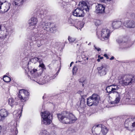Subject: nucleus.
Returning a JSON list of instances; mask_svg holds the SVG:
<instances>
[{"label": "nucleus", "mask_w": 135, "mask_h": 135, "mask_svg": "<svg viewBox=\"0 0 135 135\" xmlns=\"http://www.w3.org/2000/svg\"><path fill=\"white\" fill-rule=\"evenodd\" d=\"M41 115L42 118L49 119L50 120H52V115L49 112L47 111H45L42 112Z\"/></svg>", "instance_id": "obj_19"}, {"label": "nucleus", "mask_w": 135, "mask_h": 135, "mask_svg": "<svg viewBox=\"0 0 135 135\" xmlns=\"http://www.w3.org/2000/svg\"><path fill=\"white\" fill-rule=\"evenodd\" d=\"M3 119L2 118V117H1V116L0 115V121H1Z\"/></svg>", "instance_id": "obj_56"}, {"label": "nucleus", "mask_w": 135, "mask_h": 135, "mask_svg": "<svg viewBox=\"0 0 135 135\" xmlns=\"http://www.w3.org/2000/svg\"><path fill=\"white\" fill-rule=\"evenodd\" d=\"M29 94L27 91L23 89H20L18 93V96L17 97L18 98L19 102H25L28 99Z\"/></svg>", "instance_id": "obj_7"}, {"label": "nucleus", "mask_w": 135, "mask_h": 135, "mask_svg": "<svg viewBox=\"0 0 135 135\" xmlns=\"http://www.w3.org/2000/svg\"><path fill=\"white\" fill-rule=\"evenodd\" d=\"M124 25L127 28H133L135 27V22L133 20L127 21L124 22Z\"/></svg>", "instance_id": "obj_16"}, {"label": "nucleus", "mask_w": 135, "mask_h": 135, "mask_svg": "<svg viewBox=\"0 0 135 135\" xmlns=\"http://www.w3.org/2000/svg\"><path fill=\"white\" fill-rule=\"evenodd\" d=\"M78 108L80 109H84L86 106L85 100L84 98H81L77 103Z\"/></svg>", "instance_id": "obj_17"}, {"label": "nucleus", "mask_w": 135, "mask_h": 135, "mask_svg": "<svg viewBox=\"0 0 135 135\" xmlns=\"http://www.w3.org/2000/svg\"><path fill=\"white\" fill-rule=\"evenodd\" d=\"M4 32L2 31L1 33L0 34V38H5L6 36V34L4 33Z\"/></svg>", "instance_id": "obj_43"}, {"label": "nucleus", "mask_w": 135, "mask_h": 135, "mask_svg": "<svg viewBox=\"0 0 135 135\" xmlns=\"http://www.w3.org/2000/svg\"><path fill=\"white\" fill-rule=\"evenodd\" d=\"M98 58H99L100 59H103V57H101L100 55H99L98 56Z\"/></svg>", "instance_id": "obj_53"}, {"label": "nucleus", "mask_w": 135, "mask_h": 135, "mask_svg": "<svg viewBox=\"0 0 135 135\" xmlns=\"http://www.w3.org/2000/svg\"><path fill=\"white\" fill-rule=\"evenodd\" d=\"M11 5V4L9 2H7L4 3L2 6L1 11L3 13L7 12L9 9Z\"/></svg>", "instance_id": "obj_18"}, {"label": "nucleus", "mask_w": 135, "mask_h": 135, "mask_svg": "<svg viewBox=\"0 0 135 135\" xmlns=\"http://www.w3.org/2000/svg\"><path fill=\"white\" fill-rule=\"evenodd\" d=\"M79 7L75 9L73 13V15L77 17H83L84 15V10L86 11H89V6L86 2L82 1L80 2L79 4Z\"/></svg>", "instance_id": "obj_2"}, {"label": "nucleus", "mask_w": 135, "mask_h": 135, "mask_svg": "<svg viewBox=\"0 0 135 135\" xmlns=\"http://www.w3.org/2000/svg\"><path fill=\"white\" fill-rule=\"evenodd\" d=\"M59 120L64 124H70L75 122L77 118L74 115L69 112L64 111L61 114H57Z\"/></svg>", "instance_id": "obj_1"}, {"label": "nucleus", "mask_w": 135, "mask_h": 135, "mask_svg": "<svg viewBox=\"0 0 135 135\" xmlns=\"http://www.w3.org/2000/svg\"><path fill=\"white\" fill-rule=\"evenodd\" d=\"M52 120L49 119L42 118L41 119L42 124L45 125H49L51 122Z\"/></svg>", "instance_id": "obj_27"}, {"label": "nucleus", "mask_w": 135, "mask_h": 135, "mask_svg": "<svg viewBox=\"0 0 135 135\" xmlns=\"http://www.w3.org/2000/svg\"><path fill=\"white\" fill-rule=\"evenodd\" d=\"M8 113L5 109H2L0 110V115L4 119L8 115Z\"/></svg>", "instance_id": "obj_21"}, {"label": "nucleus", "mask_w": 135, "mask_h": 135, "mask_svg": "<svg viewBox=\"0 0 135 135\" xmlns=\"http://www.w3.org/2000/svg\"><path fill=\"white\" fill-rule=\"evenodd\" d=\"M44 40V39H42L41 38H39V40L37 41L36 44L38 47H40L42 45V40Z\"/></svg>", "instance_id": "obj_31"}, {"label": "nucleus", "mask_w": 135, "mask_h": 135, "mask_svg": "<svg viewBox=\"0 0 135 135\" xmlns=\"http://www.w3.org/2000/svg\"><path fill=\"white\" fill-rule=\"evenodd\" d=\"M110 30L108 28L102 29L101 31L98 30L97 32V35L98 38L102 40H107L110 36Z\"/></svg>", "instance_id": "obj_6"}, {"label": "nucleus", "mask_w": 135, "mask_h": 135, "mask_svg": "<svg viewBox=\"0 0 135 135\" xmlns=\"http://www.w3.org/2000/svg\"><path fill=\"white\" fill-rule=\"evenodd\" d=\"M78 93L80 94L81 97V98H83L84 95H83V92L82 91H79L78 92Z\"/></svg>", "instance_id": "obj_47"}, {"label": "nucleus", "mask_w": 135, "mask_h": 135, "mask_svg": "<svg viewBox=\"0 0 135 135\" xmlns=\"http://www.w3.org/2000/svg\"><path fill=\"white\" fill-rule=\"evenodd\" d=\"M104 56L106 57V58L107 59H109V57L107 55V54H104Z\"/></svg>", "instance_id": "obj_52"}, {"label": "nucleus", "mask_w": 135, "mask_h": 135, "mask_svg": "<svg viewBox=\"0 0 135 135\" xmlns=\"http://www.w3.org/2000/svg\"><path fill=\"white\" fill-rule=\"evenodd\" d=\"M3 80L4 81L7 83L9 82L11 80L10 78L8 76L4 75L3 76Z\"/></svg>", "instance_id": "obj_32"}, {"label": "nucleus", "mask_w": 135, "mask_h": 135, "mask_svg": "<svg viewBox=\"0 0 135 135\" xmlns=\"http://www.w3.org/2000/svg\"><path fill=\"white\" fill-rule=\"evenodd\" d=\"M68 40L69 41L70 43H73L75 41L76 38H75L71 37L70 36L68 37Z\"/></svg>", "instance_id": "obj_35"}, {"label": "nucleus", "mask_w": 135, "mask_h": 135, "mask_svg": "<svg viewBox=\"0 0 135 135\" xmlns=\"http://www.w3.org/2000/svg\"><path fill=\"white\" fill-rule=\"evenodd\" d=\"M125 85H130L133 83H135V79L131 75H127L121 78L120 82Z\"/></svg>", "instance_id": "obj_8"}, {"label": "nucleus", "mask_w": 135, "mask_h": 135, "mask_svg": "<svg viewBox=\"0 0 135 135\" xmlns=\"http://www.w3.org/2000/svg\"><path fill=\"white\" fill-rule=\"evenodd\" d=\"M0 2L3 4L4 3H6V1L5 0H0Z\"/></svg>", "instance_id": "obj_49"}, {"label": "nucleus", "mask_w": 135, "mask_h": 135, "mask_svg": "<svg viewBox=\"0 0 135 135\" xmlns=\"http://www.w3.org/2000/svg\"><path fill=\"white\" fill-rule=\"evenodd\" d=\"M105 1H111V0H105Z\"/></svg>", "instance_id": "obj_61"}, {"label": "nucleus", "mask_w": 135, "mask_h": 135, "mask_svg": "<svg viewBox=\"0 0 135 135\" xmlns=\"http://www.w3.org/2000/svg\"><path fill=\"white\" fill-rule=\"evenodd\" d=\"M94 47H95V49L97 50L98 51H99L101 50V49L100 48H97L96 47L95 45L94 46Z\"/></svg>", "instance_id": "obj_51"}, {"label": "nucleus", "mask_w": 135, "mask_h": 135, "mask_svg": "<svg viewBox=\"0 0 135 135\" xmlns=\"http://www.w3.org/2000/svg\"><path fill=\"white\" fill-rule=\"evenodd\" d=\"M100 1L103 2L105 1V0H99Z\"/></svg>", "instance_id": "obj_59"}, {"label": "nucleus", "mask_w": 135, "mask_h": 135, "mask_svg": "<svg viewBox=\"0 0 135 135\" xmlns=\"http://www.w3.org/2000/svg\"><path fill=\"white\" fill-rule=\"evenodd\" d=\"M83 59L85 61V62H84L83 64H85L88 62V58L86 57L85 55H83L82 56Z\"/></svg>", "instance_id": "obj_38"}, {"label": "nucleus", "mask_w": 135, "mask_h": 135, "mask_svg": "<svg viewBox=\"0 0 135 135\" xmlns=\"http://www.w3.org/2000/svg\"><path fill=\"white\" fill-rule=\"evenodd\" d=\"M120 99L119 98H115V100L112 102H111V104H117L118 103L120 100Z\"/></svg>", "instance_id": "obj_39"}, {"label": "nucleus", "mask_w": 135, "mask_h": 135, "mask_svg": "<svg viewBox=\"0 0 135 135\" xmlns=\"http://www.w3.org/2000/svg\"><path fill=\"white\" fill-rule=\"evenodd\" d=\"M122 25V22L120 21H114L112 22L113 28L114 29H117L119 28Z\"/></svg>", "instance_id": "obj_20"}, {"label": "nucleus", "mask_w": 135, "mask_h": 135, "mask_svg": "<svg viewBox=\"0 0 135 135\" xmlns=\"http://www.w3.org/2000/svg\"><path fill=\"white\" fill-rule=\"evenodd\" d=\"M108 67L106 64H102L100 66L98 67L97 69L98 72L100 76H104L106 74Z\"/></svg>", "instance_id": "obj_10"}, {"label": "nucleus", "mask_w": 135, "mask_h": 135, "mask_svg": "<svg viewBox=\"0 0 135 135\" xmlns=\"http://www.w3.org/2000/svg\"><path fill=\"white\" fill-rule=\"evenodd\" d=\"M91 44V42H90L88 44V45H90Z\"/></svg>", "instance_id": "obj_62"}, {"label": "nucleus", "mask_w": 135, "mask_h": 135, "mask_svg": "<svg viewBox=\"0 0 135 135\" xmlns=\"http://www.w3.org/2000/svg\"><path fill=\"white\" fill-rule=\"evenodd\" d=\"M24 0H14L13 3V5L19 6L22 4Z\"/></svg>", "instance_id": "obj_26"}, {"label": "nucleus", "mask_w": 135, "mask_h": 135, "mask_svg": "<svg viewBox=\"0 0 135 135\" xmlns=\"http://www.w3.org/2000/svg\"><path fill=\"white\" fill-rule=\"evenodd\" d=\"M1 25H0V30H1Z\"/></svg>", "instance_id": "obj_63"}, {"label": "nucleus", "mask_w": 135, "mask_h": 135, "mask_svg": "<svg viewBox=\"0 0 135 135\" xmlns=\"http://www.w3.org/2000/svg\"><path fill=\"white\" fill-rule=\"evenodd\" d=\"M40 135H50L49 133L46 130H44L42 131Z\"/></svg>", "instance_id": "obj_36"}, {"label": "nucleus", "mask_w": 135, "mask_h": 135, "mask_svg": "<svg viewBox=\"0 0 135 135\" xmlns=\"http://www.w3.org/2000/svg\"><path fill=\"white\" fill-rule=\"evenodd\" d=\"M38 20L37 18L35 17H32L28 21V23L29 24V28L31 29L34 28Z\"/></svg>", "instance_id": "obj_14"}, {"label": "nucleus", "mask_w": 135, "mask_h": 135, "mask_svg": "<svg viewBox=\"0 0 135 135\" xmlns=\"http://www.w3.org/2000/svg\"><path fill=\"white\" fill-rule=\"evenodd\" d=\"M130 119L131 120V127L133 128V127H135V118H130Z\"/></svg>", "instance_id": "obj_34"}, {"label": "nucleus", "mask_w": 135, "mask_h": 135, "mask_svg": "<svg viewBox=\"0 0 135 135\" xmlns=\"http://www.w3.org/2000/svg\"><path fill=\"white\" fill-rule=\"evenodd\" d=\"M114 58V57L113 56H112L110 58V59L111 60H112Z\"/></svg>", "instance_id": "obj_55"}, {"label": "nucleus", "mask_w": 135, "mask_h": 135, "mask_svg": "<svg viewBox=\"0 0 135 135\" xmlns=\"http://www.w3.org/2000/svg\"><path fill=\"white\" fill-rule=\"evenodd\" d=\"M114 90H115L113 88L112 85L108 86L107 87L105 90L107 91V93H109V94L113 93H114Z\"/></svg>", "instance_id": "obj_24"}, {"label": "nucleus", "mask_w": 135, "mask_h": 135, "mask_svg": "<svg viewBox=\"0 0 135 135\" xmlns=\"http://www.w3.org/2000/svg\"><path fill=\"white\" fill-rule=\"evenodd\" d=\"M39 67H41L42 68V69L43 70V69H46V68L45 67V66L44 64L43 63L42 64H40L39 66ZM41 69H40V73L41 72Z\"/></svg>", "instance_id": "obj_44"}, {"label": "nucleus", "mask_w": 135, "mask_h": 135, "mask_svg": "<svg viewBox=\"0 0 135 135\" xmlns=\"http://www.w3.org/2000/svg\"><path fill=\"white\" fill-rule=\"evenodd\" d=\"M39 62L40 64H42L43 63L42 60L41 59H39V60L37 61Z\"/></svg>", "instance_id": "obj_50"}, {"label": "nucleus", "mask_w": 135, "mask_h": 135, "mask_svg": "<svg viewBox=\"0 0 135 135\" xmlns=\"http://www.w3.org/2000/svg\"><path fill=\"white\" fill-rule=\"evenodd\" d=\"M3 4L0 2V12L1 11V10L2 9V5Z\"/></svg>", "instance_id": "obj_54"}, {"label": "nucleus", "mask_w": 135, "mask_h": 135, "mask_svg": "<svg viewBox=\"0 0 135 135\" xmlns=\"http://www.w3.org/2000/svg\"><path fill=\"white\" fill-rule=\"evenodd\" d=\"M113 88L114 89H115V90H114L113 92L114 93H115L116 92H118L117 91L118 90V89H119V88L118 87V86L117 85H112Z\"/></svg>", "instance_id": "obj_37"}, {"label": "nucleus", "mask_w": 135, "mask_h": 135, "mask_svg": "<svg viewBox=\"0 0 135 135\" xmlns=\"http://www.w3.org/2000/svg\"><path fill=\"white\" fill-rule=\"evenodd\" d=\"M131 16L133 19L135 18V13H132L131 14Z\"/></svg>", "instance_id": "obj_48"}, {"label": "nucleus", "mask_w": 135, "mask_h": 135, "mask_svg": "<svg viewBox=\"0 0 135 135\" xmlns=\"http://www.w3.org/2000/svg\"><path fill=\"white\" fill-rule=\"evenodd\" d=\"M94 22L96 26H98L101 24V21L100 20H94Z\"/></svg>", "instance_id": "obj_41"}, {"label": "nucleus", "mask_w": 135, "mask_h": 135, "mask_svg": "<svg viewBox=\"0 0 135 135\" xmlns=\"http://www.w3.org/2000/svg\"><path fill=\"white\" fill-rule=\"evenodd\" d=\"M39 38H41L42 39H45L46 37L44 34L42 33H40L37 34L33 32L30 33L28 36V38L31 41H37L39 40Z\"/></svg>", "instance_id": "obj_9"}, {"label": "nucleus", "mask_w": 135, "mask_h": 135, "mask_svg": "<svg viewBox=\"0 0 135 135\" xmlns=\"http://www.w3.org/2000/svg\"><path fill=\"white\" fill-rule=\"evenodd\" d=\"M97 61L98 62H100V59H99V58H98L97 60Z\"/></svg>", "instance_id": "obj_58"}, {"label": "nucleus", "mask_w": 135, "mask_h": 135, "mask_svg": "<svg viewBox=\"0 0 135 135\" xmlns=\"http://www.w3.org/2000/svg\"><path fill=\"white\" fill-rule=\"evenodd\" d=\"M126 101L128 102L129 104H130L135 105V98L131 99L127 98L126 99Z\"/></svg>", "instance_id": "obj_29"}, {"label": "nucleus", "mask_w": 135, "mask_h": 135, "mask_svg": "<svg viewBox=\"0 0 135 135\" xmlns=\"http://www.w3.org/2000/svg\"><path fill=\"white\" fill-rule=\"evenodd\" d=\"M57 74H58V73H57V74H56V76H55V77H56V76H57Z\"/></svg>", "instance_id": "obj_64"}, {"label": "nucleus", "mask_w": 135, "mask_h": 135, "mask_svg": "<svg viewBox=\"0 0 135 135\" xmlns=\"http://www.w3.org/2000/svg\"><path fill=\"white\" fill-rule=\"evenodd\" d=\"M70 132L69 133H75L76 132L75 130L74 129L71 128L70 130Z\"/></svg>", "instance_id": "obj_46"}, {"label": "nucleus", "mask_w": 135, "mask_h": 135, "mask_svg": "<svg viewBox=\"0 0 135 135\" xmlns=\"http://www.w3.org/2000/svg\"><path fill=\"white\" fill-rule=\"evenodd\" d=\"M19 102L18 98H17V97H15V99L11 98H9L8 100V104L11 107H12L14 105H17Z\"/></svg>", "instance_id": "obj_15"}, {"label": "nucleus", "mask_w": 135, "mask_h": 135, "mask_svg": "<svg viewBox=\"0 0 135 135\" xmlns=\"http://www.w3.org/2000/svg\"><path fill=\"white\" fill-rule=\"evenodd\" d=\"M59 70H60V69H59V70H58V71H57V73H59Z\"/></svg>", "instance_id": "obj_60"}, {"label": "nucleus", "mask_w": 135, "mask_h": 135, "mask_svg": "<svg viewBox=\"0 0 135 135\" xmlns=\"http://www.w3.org/2000/svg\"><path fill=\"white\" fill-rule=\"evenodd\" d=\"M40 26L41 28L47 32L51 33H55L56 32V27L55 25L53 23L42 21L40 23Z\"/></svg>", "instance_id": "obj_5"}, {"label": "nucleus", "mask_w": 135, "mask_h": 135, "mask_svg": "<svg viewBox=\"0 0 135 135\" xmlns=\"http://www.w3.org/2000/svg\"><path fill=\"white\" fill-rule=\"evenodd\" d=\"M41 72L40 73V75H38L37 77L34 76V79H32L33 81L37 82L40 85H43V84L47 83L50 81L51 79H54L55 77L54 76H50L49 75H47L45 76L43 79H41V75L43 72V70L41 69Z\"/></svg>", "instance_id": "obj_4"}, {"label": "nucleus", "mask_w": 135, "mask_h": 135, "mask_svg": "<svg viewBox=\"0 0 135 135\" xmlns=\"http://www.w3.org/2000/svg\"><path fill=\"white\" fill-rule=\"evenodd\" d=\"M131 119L130 118L126 119L124 122V126L126 129L129 131L132 132L134 129L131 127Z\"/></svg>", "instance_id": "obj_12"}, {"label": "nucleus", "mask_w": 135, "mask_h": 135, "mask_svg": "<svg viewBox=\"0 0 135 135\" xmlns=\"http://www.w3.org/2000/svg\"><path fill=\"white\" fill-rule=\"evenodd\" d=\"M22 111V109L21 110H19L18 111V112H16V111H15L13 112V113H15L16 112H17L16 113V116L17 117V118H18V117L19 118L21 116Z\"/></svg>", "instance_id": "obj_33"}, {"label": "nucleus", "mask_w": 135, "mask_h": 135, "mask_svg": "<svg viewBox=\"0 0 135 135\" xmlns=\"http://www.w3.org/2000/svg\"><path fill=\"white\" fill-rule=\"evenodd\" d=\"M74 63V62H72L71 63H70V66L71 67V65L72 64H73Z\"/></svg>", "instance_id": "obj_57"}, {"label": "nucleus", "mask_w": 135, "mask_h": 135, "mask_svg": "<svg viewBox=\"0 0 135 135\" xmlns=\"http://www.w3.org/2000/svg\"><path fill=\"white\" fill-rule=\"evenodd\" d=\"M105 7L103 5L98 4L95 6V12L97 13H102L104 12Z\"/></svg>", "instance_id": "obj_13"}, {"label": "nucleus", "mask_w": 135, "mask_h": 135, "mask_svg": "<svg viewBox=\"0 0 135 135\" xmlns=\"http://www.w3.org/2000/svg\"><path fill=\"white\" fill-rule=\"evenodd\" d=\"M125 39L124 38L123 40H118L117 42L119 44L120 47L119 49L120 50L126 48H128L131 46V44L129 45V42L126 43L125 40Z\"/></svg>", "instance_id": "obj_11"}, {"label": "nucleus", "mask_w": 135, "mask_h": 135, "mask_svg": "<svg viewBox=\"0 0 135 135\" xmlns=\"http://www.w3.org/2000/svg\"><path fill=\"white\" fill-rule=\"evenodd\" d=\"M115 95V98H118L119 99H121V94L120 92H116L114 93Z\"/></svg>", "instance_id": "obj_40"}, {"label": "nucleus", "mask_w": 135, "mask_h": 135, "mask_svg": "<svg viewBox=\"0 0 135 135\" xmlns=\"http://www.w3.org/2000/svg\"><path fill=\"white\" fill-rule=\"evenodd\" d=\"M90 97L97 104L99 103L100 99L99 95L97 94H93Z\"/></svg>", "instance_id": "obj_23"}, {"label": "nucleus", "mask_w": 135, "mask_h": 135, "mask_svg": "<svg viewBox=\"0 0 135 135\" xmlns=\"http://www.w3.org/2000/svg\"><path fill=\"white\" fill-rule=\"evenodd\" d=\"M87 104L89 106H91L92 105H96L97 104L90 97L87 99Z\"/></svg>", "instance_id": "obj_22"}, {"label": "nucleus", "mask_w": 135, "mask_h": 135, "mask_svg": "<svg viewBox=\"0 0 135 135\" xmlns=\"http://www.w3.org/2000/svg\"><path fill=\"white\" fill-rule=\"evenodd\" d=\"M77 69V67L76 66L74 67L72 70L73 73V75H75L76 74Z\"/></svg>", "instance_id": "obj_42"}, {"label": "nucleus", "mask_w": 135, "mask_h": 135, "mask_svg": "<svg viewBox=\"0 0 135 135\" xmlns=\"http://www.w3.org/2000/svg\"><path fill=\"white\" fill-rule=\"evenodd\" d=\"M92 132L96 135H106L108 129L104 125H97L94 126L92 129Z\"/></svg>", "instance_id": "obj_3"}, {"label": "nucleus", "mask_w": 135, "mask_h": 135, "mask_svg": "<svg viewBox=\"0 0 135 135\" xmlns=\"http://www.w3.org/2000/svg\"><path fill=\"white\" fill-rule=\"evenodd\" d=\"M74 21L72 18H70L68 19V22L69 24H73Z\"/></svg>", "instance_id": "obj_45"}, {"label": "nucleus", "mask_w": 135, "mask_h": 135, "mask_svg": "<svg viewBox=\"0 0 135 135\" xmlns=\"http://www.w3.org/2000/svg\"><path fill=\"white\" fill-rule=\"evenodd\" d=\"M78 26H76V27L78 29L81 30L84 26V23L83 22H79L78 23Z\"/></svg>", "instance_id": "obj_30"}, {"label": "nucleus", "mask_w": 135, "mask_h": 135, "mask_svg": "<svg viewBox=\"0 0 135 135\" xmlns=\"http://www.w3.org/2000/svg\"><path fill=\"white\" fill-rule=\"evenodd\" d=\"M39 59V58L37 57L30 59V61L28 63V65L30 64L31 62L32 63L35 64L38 61Z\"/></svg>", "instance_id": "obj_28"}, {"label": "nucleus", "mask_w": 135, "mask_h": 135, "mask_svg": "<svg viewBox=\"0 0 135 135\" xmlns=\"http://www.w3.org/2000/svg\"><path fill=\"white\" fill-rule=\"evenodd\" d=\"M37 71V69H33V70L32 71H31V72L32 73V77H30V79L31 80H33L32 79H34V76H37V77L38 76V75H40V73H39V74H38V72H37V73H36V72Z\"/></svg>", "instance_id": "obj_25"}]
</instances>
